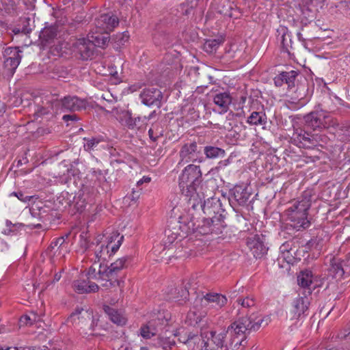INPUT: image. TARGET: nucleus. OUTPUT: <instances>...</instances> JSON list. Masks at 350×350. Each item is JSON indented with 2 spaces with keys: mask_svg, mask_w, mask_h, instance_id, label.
Segmentation results:
<instances>
[{
  "mask_svg": "<svg viewBox=\"0 0 350 350\" xmlns=\"http://www.w3.org/2000/svg\"><path fill=\"white\" fill-rule=\"evenodd\" d=\"M196 209L191 208L187 213L180 215L178 219L179 230L178 233L180 237H184L191 233L199 234H215L219 235L223 232L225 228L223 217L215 215V217L204 218L201 221H195Z\"/></svg>",
  "mask_w": 350,
  "mask_h": 350,
  "instance_id": "1",
  "label": "nucleus"
},
{
  "mask_svg": "<svg viewBox=\"0 0 350 350\" xmlns=\"http://www.w3.org/2000/svg\"><path fill=\"white\" fill-rule=\"evenodd\" d=\"M88 103L75 96H67L59 99L56 94H49L42 98L39 112L42 114L57 113L59 111H80L85 109Z\"/></svg>",
  "mask_w": 350,
  "mask_h": 350,
  "instance_id": "2",
  "label": "nucleus"
},
{
  "mask_svg": "<svg viewBox=\"0 0 350 350\" xmlns=\"http://www.w3.org/2000/svg\"><path fill=\"white\" fill-rule=\"evenodd\" d=\"M311 197L310 192L305 191L299 199L292 202L286 211L290 225L297 231L306 229L310 225L308 211L311 206Z\"/></svg>",
  "mask_w": 350,
  "mask_h": 350,
  "instance_id": "3",
  "label": "nucleus"
},
{
  "mask_svg": "<svg viewBox=\"0 0 350 350\" xmlns=\"http://www.w3.org/2000/svg\"><path fill=\"white\" fill-rule=\"evenodd\" d=\"M202 172L199 166L189 164L183 170L179 176V187L183 195L189 197L188 202L193 209H196V198L199 193L198 188L201 183Z\"/></svg>",
  "mask_w": 350,
  "mask_h": 350,
  "instance_id": "4",
  "label": "nucleus"
},
{
  "mask_svg": "<svg viewBox=\"0 0 350 350\" xmlns=\"http://www.w3.org/2000/svg\"><path fill=\"white\" fill-rule=\"evenodd\" d=\"M270 321L271 319L268 316L256 319L245 317L232 323L226 331L227 333L230 332L234 336L233 342H235V345H243V342L251 331H256L261 327H265Z\"/></svg>",
  "mask_w": 350,
  "mask_h": 350,
  "instance_id": "5",
  "label": "nucleus"
},
{
  "mask_svg": "<svg viewBox=\"0 0 350 350\" xmlns=\"http://www.w3.org/2000/svg\"><path fill=\"white\" fill-rule=\"evenodd\" d=\"M124 236L118 231H113L97 237L96 243L94 247L95 262L105 261L109 259L119 250L122 243Z\"/></svg>",
  "mask_w": 350,
  "mask_h": 350,
  "instance_id": "6",
  "label": "nucleus"
},
{
  "mask_svg": "<svg viewBox=\"0 0 350 350\" xmlns=\"http://www.w3.org/2000/svg\"><path fill=\"white\" fill-rule=\"evenodd\" d=\"M129 260L130 258L128 256H125L117 259L109 267L103 269H102L100 265L98 275L103 280H105V282L100 284L101 286L107 288L116 286H120L122 282L118 277L121 271L128 266Z\"/></svg>",
  "mask_w": 350,
  "mask_h": 350,
  "instance_id": "7",
  "label": "nucleus"
},
{
  "mask_svg": "<svg viewBox=\"0 0 350 350\" xmlns=\"http://www.w3.org/2000/svg\"><path fill=\"white\" fill-rule=\"evenodd\" d=\"M150 319L148 323L140 329V335L146 339H149L156 335L159 329L168 327L166 332H171L170 327L173 326L174 321L169 313L164 312L154 313L150 314Z\"/></svg>",
  "mask_w": 350,
  "mask_h": 350,
  "instance_id": "8",
  "label": "nucleus"
},
{
  "mask_svg": "<svg viewBox=\"0 0 350 350\" xmlns=\"http://www.w3.org/2000/svg\"><path fill=\"white\" fill-rule=\"evenodd\" d=\"M311 300V291H299L291 304L289 315L291 319H303L308 315Z\"/></svg>",
  "mask_w": 350,
  "mask_h": 350,
  "instance_id": "9",
  "label": "nucleus"
},
{
  "mask_svg": "<svg viewBox=\"0 0 350 350\" xmlns=\"http://www.w3.org/2000/svg\"><path fill=\"white\" fill-rule=\"evenodd\" d=\"M68 322L79 325H81V328L88 325L89 329L94 331V327L97 325L98 319L95 318L92 310L77 308L68 317Z\"/></svg>",
  "mask_w": 350,
  "mask_h": 350,
  "instance_id": "10",
  "label": "nucleus"
},
{
  "mask_svg": "<svg viewBox=\"0 0 350 350\" xmlns=\"http://www.w3.org/2000/svg\"><path fill=\"white\" fill-rule=\"evenodd\" d=\"M227 332L225 329L221 332L210 331L203 337L200 350H226L224 345Z\"/></svg>",
  "mask_w": 350,
  "mask_h": 350,
  "instance_id": "11",
  "label": "nucleus"
},
{
  "mask_svg": "<svg viewBox=\"0 0 350 350\" xmlns=\"http://www.w3.org/2000/svg\"><path fill=\"white\" fill-rule=\"evenodd\" d=\"M180 160L178 165H184L189 162L198 161L202 162L203 158L200 154V150L198 148L196 142H191L184 144L179 151Z\"/></svg>",
  "mask_w": 350,
  "mask_h": 350,
  "instance_id": "12",
  "label": "nucleus"
},
{
  "mask_svg": "<svg viewBox=\"0 0 350 350\" xmlns=\"http://www.w3.org/2000/svg\"><path fill=\"white\" fill-rule=\"evenodd\" d=\"M196 304H200V307L206 310L221 308L227 302V298L219 293H210L202 297L196 299Z\"/></svg>",
  "mask_w": 350,
  "mask_h": 350,
  "instance_id": "13",
  "label": "nucleus"
},
{
  "mask_svg": "<svg viewBox=\"0 0 350 350\" xmlns=\"http://www.w3.org/2000/svg\"><path fill=\"white\" fill-rule=\"evenodd\" d=\"M196 204H197L196 211L198 207L202 208L203 213L208 216V217H215V215H221V206L220 201L217 198H208L204 202H202V199L198 195V198H196Z\"/></svg>",
  "mask_w": 350,
  "mask_h": 350,
  "instance_id": "14",
  "label": "nucleus"
},
{
  "mask_svg": "<svg viewBox=\"0 0 350 350\" xmlns=\"http://www.w3.org/2000/svg\"><path fill=\"white\" fill-rule=\"evenodd\" d=\"M291 142L299 148H310L317 146L316 137L301 129H295L292 136Z\"/></svg>",
  "mask_w": 350,
  "mask_h": 350,
  "instance_id": "15",
  "label": "nucleus"
},
{
  "mask_svg": "<svg viewBox=\"0 0 350 350\" xmlns=\"http://www.w3.org/2000/svg\"><path fill=\"white\" fill-rule=\"evenodd\" d=\"M139 97L142 103L148 107L155 106L160 107L163 94L161 92L156 88H148L144 89L140 94Z\"/></svg>",
  "mask_w": 350,
  "mask_h": 350,
  "instance_id": "16",
  "label": "nucleus"
},
{
  "mask_svg": "<svg viewBox=\"0 0 350 350\" xmlns=\"http://www.w3.org/2000/svg\"><path fill=\"white\" fill-rule=\"evenodd\" d=\"M214 105L217 107L219 113L228 111L232 103V96L228 92H220L218 90L212 89L211 96Z\"/></svg>",
  "mask_w": 350,
  "mask_h": 350,
  "instance_id": "17",
  "label": "nucleus"
},
{
  "mask_svg": "<svg viewBox=\"0 0 350 350\" xmlns=\"http://www.w3.org/2000/svg\"><path fill=\"white\" fill-rule=\"evenodd\" d=\"M265 237L256 234L247 239V244L256 258H262L267 252L265 243Z\"/></svg>",
  "mask_w": 350,
  "mask_h": 350,
  "instance_id": "18",
  "label": "nucleus"
},
{
  "mask_svg": "<svg viewBox=\"0 0 350 350\" xmlns=\"http://www.w3.org/2000/svg\"><path fill=\"white\" fill-rule=\"evenodd\" d=\"M118 23L119 21L116 16L109 14H105L100 15L96 20L95 25L99 31L107 33L109 31H112Z\"/></svg>",
  "mask_w": 350,
  "mask_h": 350,
  "instance_id": "19",
  "label": "nucleus"
},
{
  "mask_svg": "<svg viewBox=\"0 0 350 350\" xmlns=\"http://www.w3.org/2000/svg\"><path fill=\"white\" fill-rule=\"evenodd\" d=\"M315 282L316 279L310 270L302 271L297 275V282L302 288L301 291L310 290L312 292L317 286Z\"/></svg>",
  "mask_w": 350,
  "mask_h": 350,
  "instance_id": "20",
  "label": "nucleus"
},
{
  "mask_svg": "<svg viewBox=\"0 0 350 350\" xmlns=\"http://www.w3.org/2000/svg\"><path fill=\"white\" fill-rule=\"evenodd\" d=\"M203 309L200 307V304L197 305L195 301L193 307L187 313L186 321L193 326L198 324L206 313V310Z\"/></svg>",
  "mask_w": 350,
  "mask_h": 350,
  "instance_id": "21",
  "label": "nucleus"
},
{
  "mask_svg": "<svg viewBox=\"0 0 350 350\" xmlns=\"http://www.w3.org/2000/svg\"><path fill=\"white\" fill-rule=\"evenodd\" d=\"M75 46L83 59H88L93 55L94 46L90 39H79L75 42Z\"/></svg>",
  "mask_w": 350,
  "mask_h": 350,
  "instance_id": "22",
  "label": "nucleus"
},
{
  "mask_svg": "<svg viewBox=\"0 0 350 350\" xmlns=\"http://www.w3.org/2000/svg\"><path fill=\"white\" fill-rule=\"evenodd\" d=\"M73 289L78 293H89L98 290V286L92 282L85 280H77L73 282Z\"/></svg>",
  "mask_w": 350,
  "mask_h": 350,
  "instance_id": "23",
  "label": "nucleus"
},
{
  "mask_svg": "<svg viewBox=\"0 0 350 350\" xmlns=\"http://www.w3.org/2000/svg\"><path fill=\"white\" fill-rule=\"evenodd\" d=\"M324 111H312L304 117L306 125L313 130H321V118H325Z\"/></svg>",
  "mask_w": 350,
  "mask_h": 350,
  "instance_id": "24",
  "label": "nucleus"
},
{
  "mask_svg": "<svg viewBox=\"0 0 350 350\" xmlns=\"http://www.w3.org/2000/svg\"><path fill=\"white\" fill-rule=\"evenodd\" d=\"M68 243L66 242L65 237H61L53 240L49 247L53 256H64L68 252Z\"/></svg>",
  "mask_w": 350,
  "mask_h": 350,
  "instance_id": "25",
  "label": "nucleus"
},
{
  "mask_svg": "<svg viewBox=\"0 0 350 350\" xmlns=\"http://www.w3.org/2000/svg\"><path fill=\"white\" fill-rule=\"evenodd\" d=\"M232 198L239 205H244L249 200L251 193L247 191V187L243 185H236L232 189Z\"/></svg>",
  "mask_w": 350,
  "mask_h": 350,
  "instance_id": "26",
  "label": "nucleus"
},
{
  "mask_svg": "<svg viewBox=\"0 0 350 350\" xmlns=\"http://www.w3.org/2000/svg\"><path fill=\"white\" fill-rule=\"evenodd\" d=\"M246 122L251 126H262L265 129L267 117L264 111H253L247 117Z\"/></svg>",
  "mask_w": 350,
  "mask_h": 350,
  "instance_id": "27",
  "label": "nucleus"
},
{
  "mask_svg": "<svg viewBox=\"0 0 350 350\" xmlns=\"http://www.w3.org/2000/svg\"><path fill=\"white\" fill-rule=\"evenodd\" d=\"M142 120V118L139 116L133 118L132 113L129 111L122 112L120 116L121 122L130 129L139 128L141 126Z\"/></svg>",
  "mask_w": 350,
  "mask_h": 350,
  "instance_id": "28",
  "label": "nucleus"
},
{
  "mask_svg": "<svg viewBox=\"0 0 350 350\" xmlns=\"http://www.w3.org/2000/svg\"><path fill=\"white\" fill-rule=\"evenodd\" d=\"M168 293L170 294L169 299L178 302L179 304H183V302H185L189 297V291L186 286H180L174 289L172 288Z\"/></svg>",
  "mask_w": 350,
  "mask_h": 350,
  "instance_id": "29",
  "label": "nucleus"
},
{
  "mask_svg": "<svg viewBox=\"0 0 350 350\" xmlns=\"http://www.w3.org/2000/svg\"><path fill=\"white\" fill-rule=\"evenodd\" d=\"M278 35L277 36L278 41L280 43L282 47L288 51L289 47H291L292 40L291 35L288 32V29L284 27H282L278 30Z\"/></svg>",
  "mask_w": 350,
  "mask_h": 350,
  "instance_id": "30",
  "label": "nucleus"
},
{
  "mask_svg": "<svg viewBox=\"0 0 350 350\" xmlns=\"http://www.w3.org/2000/svg\"><path fill=\"white\" fill-rule=\"evenodd\" d=\"M174 336H178V340L184 344H189L192 341L195 342V340L198 338V336L192 334L191 332H185L183 328H179L176 330H172Z\"/></svg>",
  "mask_w": 350,
  "mask_h": 350,
  "instance_id": "31",
  "label": "nucleus"
},
{
  "mask_svg": "<svg viewBox=\"0 0 350 350\" xmlns=\"http://www.w3.org/2000/svg\"><path fill=\"white\" fill-rule=\"evenodd\" d=\"M104 310L113 323L120 325H124L126 323V319L124 316L116 309L109 306H106Z\"/></svg>",
  "mask_w": 350,
  "mask_h": 350,
  "instance_id": "32",
  "label": "nucleus"
},
{
  "mask_svg": "<svg viewBox=\"0 0 350 350\" xmlns=\"http://www.w3.org/2000/svg\"><path fill=\"white\" fill-rule=\"evenodd\" d=\"M42 315L43 313L41 312L40 313L31 312L21 317L20 324L21 325H31L34 323L40 321Z\"/></svg>",
  "mask_w": 350,
  "mask_h": 350,
  "instance_id": "33",
  "label": "nucleus"
},
{
  "mask_svg": "<svg viewBox=\"0 0 350 350\" xmlns=\"http://www.w3.org/2000/svg\"><path fill=\"white\" fill-rule=\"evenodd\" d=\"M204 153L208 159H216L224 157L225 156V151L218 147L213 146H206L204 148Z\"/></svg>",
  "mask_w": 350,
  "mask_h": 350,
  "instance_id": "34",
  "label": "nucleus"
},
{
  "mask_svg": "<svg viewBox=\"0 0 350 350\" xmlns=\"http://www.w3.org/2000/svg\"><path fill=\"white\" fill-rule=\"evenodd\" d=\"M57 27L51 26L44 28L40 33V37L46 42L51 43L57 36Z\"/></svg>",
  "mask_w": 350,
  "mask_h": 350,
  "instance_id": "35",
  "label": "nucleus"
},
{
  "mask_svg": "<svg viewBox=\"0 0 350 350\" xmlns=\"http://www.w3.org/2000/svg\"><path fill=\"white\" fill-rule=\"evenodd\" d=\"M217 12L227 17H232V4L228 0H220V4L217 8Z\"/></svg>",
  "mask_w": 350,
  "mask_h": 350,
  "instance_id": "36",
  "label": "nucleus"
},
{
  "mask_svg": "<svg viewBox=\"0 0 350 350\" xmlns=\"http://www.w3.org/2000/svg\"><path fill=\"white\" fill-rule=\"evenodd\" d=\"M98 34L96 36H92L90 42L92 43L93 46H96L98 47H104L109 42V37L104 32H100L99 30L97 31Z\"/></svg>",
  "mask_w": 350,
  "mask_h": 350,
  "instance_id": "37",
  "label": "nucleus"
},
{
  "mask_svg": "<svg viewBox=\"0 0 350 350\" xmlns=\"http://www.w3.org/2000/svg\"><path fill=\"white\" fill-rule=\"evenodd\" d=\"M222 43L221 39H210L205 41L203 49L208 53H213L217 51Z\"/></svg>",
  "mask_w": 350,
  "mask_h": 350,
  "instance_id": "38",
  "label": "nucleus"
},
{
  "mask_svg": "<svg viewBox=\"0 0 350 350\" xmlns=\"http://www.w3.org/2000/svg\"><path fill=\"white\" fill-rule=\"evenodd\" d=\"M83 139L85 141L83 147L86 151H91L96 149L99 144L103 142V139L101 137L84 138Z\"/></svg>",
  "mask_w": 350,
  "mask_h": 350,
  "instance_id": "39",
  "label": "nucleus"
},
{
  "mask_svg": "<svg viewBox=\"0 0 350 350\" xmlns=\"http://www.w3.org/2000/svg\"><path fill=\"white\" fill-rule=\"evenodd\" d=\"M297 75V72L295 70L282 72V77H283L284 83L287 84L288 88H291L295 86V81Z\"/></svg>",
  "mask_w": 350,
  "mask_h": 350,
  "instance_id": "40",
  "label": "nucleus"
},
{
  "mask_svg": "<svg viewBox=\"0 0 350 350\" xmlns=\"http://www.w3.org/2000/svg\"><path fill=\"white\" fill-rule=\"evenodd\" d=\"M21 60V57H14L10 59H5L4 60V67L7 69L11 74H13L17 67L18 66Z\"/></svg>",
  "mask_w": 350,
  "mask_h": 350,
  "instance_id": "41",
  "label": "nucleus"
},
{
  "mask_svg": "<svg viewBox=\"0 0 350 350\" xmlns=\"http://www.w3.org/2000/svg\"><path fill=\"white\" fill-rule=\"evenodd\" d=\"M148 134L152 141H156L158 138L163 135V129L159 124H153L148 131Z\"/></svg>",
  "mask_w": 350,
  "mask_h": 350,
  "instance_id": "42",
  "label": "nucleus"
},
{
  "mask_svg": "<svg viewBox=\"0 0 350 350\" xmlns=\"http://www.w3.org/2000/svg\"><path fill=\"white\" fill-rule=\"evenodd\" d=\"M323 129H336L339 126L338 121L329 112H326Z\"/></svg>",
  "mask_w": 350,
  "mask_h": 350,
  "instance_id": "43",
  "label": "nucleus"
},
{
  "mask_svg": "<svg viewBox=\"0 0 350 350\" xmlns=\"http://www.w3.org/2000/svg\"><path fill=\"white\" fill-rule=\"evenodd\" d=\"M21 51L17 47H8L5 49L3 55L4 59L21 57Z\"/></svg>",
  "mask_w": 350,
  "mask_h": 350,
  "instance_id": "44",
  "label": "nucleus"
},
{
  "mask_svg": "<svg viewBox=\"0 0 350 350\" xmlns=\"http://www.w3.org/2000/svg\"><path fill=\"white\" fill-rule=\"evenodd\" d=\"M158 342L164 350L171 349L176 344L174 340L169 337H160Z\"/></svg>",
  "mask_w": 350,
  "mask_h": 350,
  "instance_id": "45",
  "label": "nucleus"
},
{
  "mask_svg": "<svg viewBox=\"0 0 350 350\" xmlns=\"http://www.w3.org/2000/svg\"><path fill=\"white\" fill-rule=\"evenodd\" d=\"M237 303L241 305L242 308H250L255 306L256 301L253 297H246L243 299H238Z\"/></svg>",
  "mask_w": 350,
  "mask_h": 350,
  "instance_id": "46",
  "label": "nucleus"
},
{
  "mask_svg": "<svg viewBox=\"0 0 350 350\" xmlns=\"http://www.w3.org/2000/svg\"><path fill=\"white\" fill-rule=\"evenodd\" d=\"M330 271L334 274L335 278H341L344 273L345 271L343 270L342 266L339 263H334L332 265Z\"/></svg>",
  "mask_w": 350,
  "mask_h": 350,
  "instance_id": "47",
  "label": "nucleus"
},
{
  "mask_svg": "<svg viewBox=\"0 0 350 350\" xmlns=\"http://www.w3.org/2000/svg\"><path fill=\"white\" fill-rule=\"evenodd\" d=\"M99 271L96 272V268L93 267L92 266L90 267L87 272V275L89 279H94L97 280L98 281H100L101 283L105 282V280H103L100 275H98Z\"/></svg>",
  "mask_w": 350,
  "mask_h": 350,
  "instance_id": "48",
  "label": "nucleus"
},
{
  "mask_svg": "<svg viewBox=\"0 0 350 350\" xmlns=\"http://www.w3.org/2000/svg\"><path fill=\"white\" fill-rule=\"evenodd\" d=\"M91 176L92 178H95L96 180L99 182H101L105 179L102 170L99 169H92L91 170Z\"/></svg>",
  "mask_w": 350,
  "mask_h": 350,
  "instance_id": "49",
  "label": "nucleus"
},
{
  "mask_svg": "<svg viewBox=\"0 0 350 350\" xmlns=\"http://www.w3.org/2000/svg\"><path fill=\"white\" fill-rule=\"evenodd\" d=\"M279 258L286 261L288 264L293 263L294 260V256L292 250L288 252H284L283 254H280Z\"/></svg>",
  "mask_w": 350,
  "mask_h": 350,
  "instance_id": "50",
  "label": "nucleus"
},
{
  "mask_svg": "<svg viewBox=\"0 0 350 350\" xmlns=\"http://www.w3.org/2000/svg\"><path fill=\"white\" fill-rule=\"evenodd\" d=\"M10 196H16L19 200L23 202H27L32 198L31 196H25L24 193L21 191L12 192Z\"/></svg>",
  "mask_w": 350,
  "mask_h": 350,
  "instance_id": "51",
  "label": "nucleus"
},
{
  "mask_svg": "<svg viewBox=\"0 0 350 350\" xmlns=\"http://www.w3.org/2000/svg\"><path fill=\"white\" fill-rule=\"evenodd\" d=\"M139 196H140L139 191L133 190V191L131 194H129L126 196H125L124 200L125 201L131 200V201L135 202L138 200Z\"/></svg>",
  "mask_w": 350,
  "mask_h": 350,
  "instance_id": "52",
  "label": "nucleus"
},
{
  "mask_svg": "<svg viewBox=\"0 0 350 350\" xmlns=\"http://www.w3.org/2000/svg\"><path fill=\"white\" fill-rule=\"evenodd\" d=\"M89 241L88 239L86 234H81L79 236V244L81 247L85 250L88 247Z\"/></svg>",
  "mask_w": 350,
  "mask_h": 350,
  "instance_id": "53",
  "label": "nucleus"
},
{
  "mask_svg": "<svg viewBox=\"0 0 350 350\" xmlns=\"http://www.w3.org/2000/svg\"><path fill=\"white\" fill-rule=\"evenodd\" d=\"M291 250H292V249H291V244L288 242H285L280 247V254L288 252Z\"/></svg>",
  "mask_w": 350,
  "mask_h": 350,
  "instance_id": "54",
  "label": "nucleus"
},
{
  "mask_svg": "<svg viewBox=\"0 0 350 350\" xmlns=\"http://www.w3.org/2000/svg\"><path fill=\"white\" fill-rule=\"evenodd\" d=\"M274 83L276 86H282L284 83L283 77H282V72L274 78Z\"/></svg>",
  "mask_w": 350,
  "mask_h": 350,
  "instance_id": "55",
  "label": "nucleus"
},
{
  "mask_svg": "<svg viewBox=\"0 0 350 350\" xmlns=\"http://www.w3.org/2000/svg\"><path fill=\"white\" fill-rule=\"evenodd\" d=\"M120 36H121V38L119 39L120 44H124L129 39V35L127 34L126 32H124Z\"/></svg>",
  "mask_w": 350,
  "mask_h": 350,
  "instance_id": "56",
  "label": "nucleus"
},
{
  "mask_svg": "<svg viewBox=\"0 0 350 350\" xmlns=\"http://www.w3.org/2000/svg\"><path fill=\"white\" fill-rule=\"evenodd\" d=\"M151 180V178L148 176H144L142 178H141L139 180L137 181V185H142L144 183H149L150 182Z\"/></svg>",
  "mask_w": 350,
  "mask_h": 350,
  "instance_id": "57",
  "label": "nucleus"
},
{
  "mask_svg": "<svg viewBox=\"0 0 350 350\" xmlns=\"http://www.w3.org/2000/svg\"><path fill=\"white\" fill-rule=\"evenodd\" d=\"M66 44L62 43L59 46H54V51H56L57 53H63V49L66 48Z\"/></svg>",
  "mask_w": 350,
  "mask_h": 350,
  "instance_id": "58",
  "label": "nucleus"
},
{
  "mask_svg": "<svg viewBox=\"0 0 350 350\" xmlns=\"http://www.w3.org/2000/svg\"><path fill=\"white\" fill-rule=\"evenodd\" d=\"M63 120L65 122H68L69 120H77V116L75 115H64L63 116Z\"/></svg>",
  "mask_w": 350,
  "mask_h": 350,
  "instance_id": "59",
  "label": "nucleus"
},
{
  "mask_svg": "<svg viewBox=\"0 0 350 350\" xmlns=\"http://www.w3.org/2000/svg\"><path fill=\"white\" fill-rule=\"evenodd\" d=\"M297 90H299V91L302 90L304 92L303 94H300L299 95L297 96V98H299V99L301 100L303 98V96L305 95V91H304L305 87L304 85H301L297 88Z\"/></svg>",
  "mask_w": 350,
  "mask_h": 350,
  "instance_id": "60",
  "label": "nucleus"
},
{
  "mask_svg": "<svg viewBox=\"0 0 350 350\" xmlns=\"http://www.w3.org/2000/svg\"><path fill=\"white\" fill-rule=\"evenodd\" d=\"M155 114H156V111H152V112L149 114V116H148V117L144 116V117L143 118V119H144V120H150L151 118H152L155 116Z\"/></svg>",
  "mask_w": 350,
  "mask_h": 350,
  "instance_id": "61",
  "label": "nucleus"
},
{
  "mask_svg": "<svg viewBox=\"0 0 350 350\" xmlns=\"http://www.w3.org/2000/svg\"><path fill=\"white\" fill-rule=\"evenodd\" d=\"M21 31L25 33V34H27L29 33L30 31H31V28L30 27H23Z\"/></svg>",
  "mask_w": 350,
  "mask_h": 350,
  "instance_id": "62",
  "label": "nucleus"
},
{
  "mask_svg": "<svg viewBox=\"0 0 350 350\" xmlns=\"http://www.w3.org/2000/svg\"><path fill=\"white\" fill-rule=\"evenodd\" d=\"M62 277L61 273H57L54 275L53 282H58Z\"/></svg>",
  "mask_w": 350,
  "mask_h": 350,
  "instance_id": "63",
  "label": "nucleus"
},
{
  "mask_svg": "<svg viewBox=\"0 0 350 350\" xmlns=\"http://www.w3.org/2000/svg\"><path fill=\"white\" fill-rule=\"evenodd\" d=\"M139 86L138 85H133L130 87V89L132 92H135L137 91L138 89H139Z\"/></svg>",
  "mask_w": 350,
  "mask_h": 350,
  "instance_id": "64",
  "label": "nucleus"
}]
</instances>
